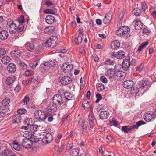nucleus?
Listing matches in <instances>:
<instances>
[{
	"instance_id": "1",
	"label": "nucleus",
	"mask_w": 156,
	"mask_h": 156,
	"mask_svg": "<svg viewBox=\"0 0 156 156\" xmlns=\"http://www.w3.org/2000/svg\"><path fill=\"white\" fill-rule=\"evenodd\" d=\"M130 66V58L129 57H128L124 59L122 65L117 64L116 65V69L117 70H119V68L120 69L122 68V70L124 71H127L129 69Z\"/></svg>"
},
{
	"instance_id": "2",
	"label": "nucleus",
	"mask_w": 156,
	"mask_h": 156,
	"mask_svg": "<svg viewBox=\"0 0 156 156\" xmlns=\"http://www.w3.org/2000/svg\"><path fill=\"white\" fill-rule=\"evenodd\" d=\"M49 115L44 112L41 110H37L34 112V117L39 121H43L45 120Z\"/></svg>"
},
{
	"instance_id": "3",
	"label": "nucleus",
	"mask_w": 156,
	"mask_h": 156,
	"mask_svg": "<svg viewBox=\"0 0 156 156\" xmlns=\"http://www.w3.org/2000/svg\"><path fill=\"white\" fill-rule=\"evenodd\" d=\"M53 103L55 105H59L62 103L64 105L66 104V101H64L62 96L59 94H56L54 96L52 100Z\"/></svg>"
},
{
	"instance_id": "4",
	"label": "nucleus",
	"mask_w": 156,
	"mask_h": 156,
	"mask_svg": "<svg viewBox=\"0 0 156 156\" xmlns=\"http://www.w3.org/2000/svg\"><path fill=\"white\" fill-rule=\"evenodd\" d=\"M115 76H114V78L116 80H119L123 79L126 76V74L125 73L120 71V70L119 68V70H117L116 69V66H115Z\"/></svg>"
},
{
	"instance_id": "5",
	"label": "nucleus",
	"mask_w": 156,
	"mask_h": 156,
	"mask_svg": "<svg viewBox=\"0 0 156 156\" xmlns=\"http://www.w3.org/2000/svg\"><path fill=\"white\" fill-rule=\"evenodd\" d=\"M58 39L57 37L54 36L50 38L46 42L45 46L47 47H50L51 46L54 47L55 46V44L57 41Z\"/></svg>"
},
{
	"instance_id": "6",
	"label": "nucleus",
	"mask_w": 156,
	"mask_h": 156,
	"mask_svg": "<svg viewBox=\"0 0 156 156\" xmlns=\"http://www.w3.org/2000/svg\"><path fill=\"white\" fill-rule=\"evenodd\" d=\"M61 68L63 72L68 73L72 71L73 69V66L72 64L68 63H64L62 66Z\"/></svg>"
},
{
	"instance_id": "7",
	"label": "nucleus",
	"mask_w": 156,
	"mask_h": 156,
	"mask_svg": "<svg viewBox=\"0 0 156 156\" xmlns=\"http://www.w3.org/2000/svg\"><path fill=\"white\" fill-rule=\"evenodd\" d=\"M22 144L26 149L30 148L32 146V143L30 140L27 138H24L22 140Z\"/></svg>"
},
{
	"instance_id": "8",
	"label": "nucleus",
	"mask_w": 156,
	"mask_h": 156,
	"mask_svg": "<svg viewBox=\"0 0 156 156\" xmlns=\"http://www.w3.org/2000/svg\"><path fill=\"white\" fill-rule=\"evenodd\" d=\"M53 140V136L50 133H47L44 137L42 140L46 144H48L51 142Z\"/></svg>"
},
{
	"instance_id": "9",
	"label": "nucleus",
	"mask_w": 156,
	"mask_h": 156,
	"mask_svg": "<svg viewBox=\"0 0 156 156\" xmlns=\"http://www.w3.org/2000/svg\"><path fill=\"white\" fill-rule=\"evenodd\" d=\"M125 55V52L122 50H120L117 52L116 54L115 52H112L111 55L118 59H121L124 57Z\"/></svg>"
},
{
	"instance_id": "10",
	"label": "nucleus",
	"mask_w": 156,
	"mask_h": 156,
	"mask_svg": "<svg viewBox=\"0 0 156 156\" xmlns=\"http://www.w3.org/2000/svg\"><path fill=\"white\" fill-rule=\"evenodd\" d=\"M72 81V80L70 77L65 76L62 78L60 82L62 85H66L70 83Z\"/></svg>"
},
{
	"instance_id": "11",
	"label": "nucleus",
	"mask_w": 156,
	"mask_h": 156,
	"mask_svg": "<svg viewBox=\"0 0 156 156\" xmlns=\"http://www.w3.org/2000/svg\"><path fill=\"white\" fill-rule=\"evenodd\" d=\"M149 84V82L147 80H142L139 81L137 84V86L139 89H143Z\"/></svg>"
},
{
	"instance_id": "12",
	"label": "nucleus",
	"mask_w": 156,
	"mask_h": 156,
	"mask_svg": "<svg viewBox=\"0 0 156 156\" xmlns=\"http://www.w3.org/2000/svg\"><path fill=\"white\" fill-rule=\"evenodd\" d=\"M134 84L133 81L131 80H127L125 81L123 84V86L125 88H132Z\"/></svg>"
},
{
	"instance_id": "13",
	"label": "nucleus",
	"mask_w": 156,
	"mask_h": 156,
	"mask_svg": "<svg viewBox=\"0 0 156 156\" xmlns=\"http://www.w3.org/2000/svg\"><path fill=\"white\" fill-rule=\"evenodd\" d=\"M95 117L92 112H90L89 115V121L90 126L91 128H92L94 126Z\"/></svg>"
},
{
	"instance_id": "14",
	"label": "nucleus",
	"mask_w": 156,
	"mask_h": 156,
	"mask_svg": "<svg viewBox=\"0 0 156 156\" xmlns=\"http://www.w3.org/2000/svg\"><path fill=\"white\" fill-rule=\"evenodd\" d=\"M16 65L13 63H11L7 67V70L10 73H14L16 71Z\"/></svg>"
},
{
	"instance_id": "15",
	"label": "nucleus",
	"mask_w": 156,
	"mask_h": 156,
	"mask_svg": "<svg viewBox=\"0 0 156 156\" xmlns=\"http://www.w3.org/2000/svg\"><path fill=\"white\" fill-rule=\"evenodd\" d=\"M112 14L110 12H108L107 13L105 16L103 22L105 24H106L109 23L112 19Z\"/></svg>"
},
{
	"instance_id": "16",
	"label": "nucleus",
	"mask_w": 156,
	"mask_h": 156,
	"mask_svg": "<svg viewBox=\"0 0 156 156\" xmlns=\"http://www.w3.org/2000/svg\"><path fill=\"white\" fill-rule=\"evenodd\" d=\"M43 12L45 14H55L57 12V9L54 6H52L51 9H46Z\"/></svg>"
},
{
	"instance_id": "17",
	"label": "nucleus",
	"mask_w": 156,
	"mask_h": 156,
	"mask_svg": "<svg viewBox=\"0 0 156 156\" xmlns=\"http://www.w3.org/2000/svg\"><path fill=\"white\" fill-rule=\"evenodd\" d=\"M16 25L12 22L9 26V31L11 34H14L16 32Z\"/></svg>"
},
{
	"instance_id": "18",
	"label": "nucleus",
	"mask_w": 156,
	"mask_h": 156,
	"mask_svg": "<svg viewBox=\"0 0 156 156\" xmlns=\"http://www.w3.org/2000/svg\"><path fill=\"white\" fill-rule=\"evenodd\" d=\"M111 48L114 50H116L120 46V43L119 41L116 40L112 42L111 44Z\"/></svg>"
},
{
	"instance_id": "19",
	"label": "nucleus",
	"mask_w": 156,
	"mask_h": 156,
	"mask_svg": "<svg viewBox=\"0 0 156 156\" xmlns=\"http://www.w3.org/2000/svg\"><path fill=\"white\" fill-rule=\"evenodd\" d=\"M123 32V34L126 35V38H128L130 36L129 34V31L130 30L129 28L127 26H123L120 27Z\"/></svg>"
},
{
	"instance_id": "20",
	"label": "nucleus",
	"mask_w": 156,
	"mask_h": 156,
	"mask_svg": "<svg viewBox=\"0 0 156 156\" xmlns=\"http://www.w3.org/2000/svg\"><path fill=\"white\" fill-rule=\"evenodd\" d=\"M11 56L14 57L16 58L15 59L20 56L21 55V52L19 50H15L12 51L11 52Z\"/></svg>"
},
{
	"instance_id": "21",
	"label": "nucleus",
	"mask_w": 156,
	"mask_h": 156,
	"mask_svg": "<svg viewBox=\"0 0 156 156\" xmlns=\"http://www.w3.org/2000/svg\"><path fill=\"white\" fill-rule=\"evenodd\" d=\"M109 114V113L106 111H102L100 113V117L103 120L105 119L108 118Z\"/></svg>"
},
{
	"instance_id": "22",
	"label": "nucleus",
	"mask_w": 156,
	"mask_h": 156,
	"mask_svg": "<svg viewBox=\"0 0 156 156\" xmlns=\"http://www.w3.org/2000/svg\"><path fill=\"white\" fill-rule=\"evenodd\" d=\"M115 71L113 69H109L106 73L105 75L109 78H114L115 76Z\"/></svg>"
},
{
	"instance_id": "23",
	"label": "nucleus",
	"mask_w": 156,
	"mask_h": 156,
	"mask_svg": "<svg viewBox=\"0 0 156 156\" xmlns=\"http://www.w3.org/2000/svg\"><path fill=\"white\" fill-rule=\"evenodd\" d=\"M45 19L46 23L48 24L53 23L54 22L55 19L53 16L51 15L47 16Z\"/></svg>"
},
{
	"instance_id": "24",
	"label": "nucleus",
	"mask_w": 156,
	"mask_h": 156,
	"mask_svg": "<svg viewBox=\"0 0 156 156\" xmlns=\"http://www.w3.org/2000/svg\"><path fill=\"white\" fill-rule=\"evenodd\" d=\"M13 121L15 123H20L21 122V117L19 114H16L14 115L13 117Z\"/></svg>"
},
{
	"instance_id": "25",
	"label": "nucleus",
	"mask_w": 156,
	"mask_h": 156,
	"mask_svg": "<svg viewBox=\"0 0 156 156\" xmlns=\"http://www.w3.org/2000/svg\"><path fill=\"white\" fill-rule=\"evenodd\" d=\"M8 36V33L6 30H2L0 33V38L2 40L7 39Z\"/></svg>"
},
{
	"instance_id": "26",
	"label": "nucleus",
	"mask_w": 156,
	"mask_h": 156,
	"mask_svg": "<svg viewBox=\"0 0 156 156\" xmlns=\"http://www.w3.org/2000/svg\"><path fill=\"white\" fill-rule=\"evenodd\" d=\"M15 76L13 75L9 76L7 79L6 83L7 85H10L15 80Z\"/></svg>"
},
{
	"instance_id": "27",
	"label": "nucleus",
	"mask_w": 156,
	"mask_h": 156,
	"mask_svg": "<svg viewBox=\"0 0 156 156\" xmlns=\"http://www.w3.org/2000/svg\"><path fill=\"white\" fill-rule=\"evenodd\" d=\"M16 62L18 65H20L21 67L23 69H26L27 67V65L24 62H22L19 58H17L15 59Z\"/></svg>"
},
{
	"instance_id": "28",
	"label": "nucleus",
	"mask_w": 156,
	"mask_h": 156,
	"mask_svg": "<svg viewBox=\"0 0 156 156\" xmlns=\"http://www.w3.org/2000/svg\"><path fill=\"white\" fill-rule=\"evenodd\" d=\"M29 130L32 133L37 131L39 129V126L36 125H31L29 126Z\"/></svg>"
},
{
	"instance_id": "29",
	"label": "nucleus",
	"mask_w": 156,
	"mask_h": 156,
	"mask_svg": "<svg viewBox=\"0 0 156 156\" xmlns=\"http://www.w3.org/2000/svg\"><path fill=\"white\" fill-rule=\"evenodd\" d=\"M2 62L4 65H7L9 63L10 60L9 57L7 55L4 56L1 59Z\"/></svg>"
},
{
	"instance_id": "30",
	"label": "nucleus",
	"mask_w": 156,
	"mask_h": 156,
	"mask_svg": "<svg viewBox=\"0 0 156 156\" xmlns=\"http://www.w3.org/2000/svg\"><path fill=\"white\" fill-rule=\"evenodd\" d=\"M24 47L27 50L29 51H31L35 49L34 45L32 44L29 42L26 43L25 44Z\"/></svg>"
},
{
	"instance_id": "31",
	"label": "nucleus",
	"mask_w": 156,
	"mask_h": 156,
	"mask_svg": "<svg viewBox=\"0 0 156 156\" xmlns=\"http://www.w3.org/2000/svg\"><path fill=\"white\" fill-rule=\"evenodd\" d=\"M122 130L125 133H127L130 131H131L134 129L133 125L130 126H124L122 128Z\"/></svg>"
},
{
	"instance_id": "32",
	"label": "nucleus",
	"mask_w": 156,
	"mask_h": 156,
	"mask_svg": "<svg viewBox=\"0 0 156 156\" xmlns=\"http://www.w3.org/2000/svg\"><path fill=\"white\" fill-rule=\"evenodd\" d=\"M134 27L136 30H139L143 27V24L140 21H137L135 23Z\"/></svg>"
},
{
	"instance_id": "33",
	"label": "nucleus",
	"mask_w": 156,
	"mask_h": 156,
	"mask_svg": "<svg viewBox=\"0 0 156 156\" xmlns=\"http://www.w3.org/2000/svg\"><path fill=\"white\" fill-rule=\"evenodd\" d=\"M153 113H147L145 114L144 118V119L146 121L149 122L151 121L153 119Z\"/></svg>"
},
{
	"instance_id": "34",
	"label": "nucleus",
	"mask_w": 156,
	"mask_h": 156,
	"mask_svg": "<svg viewBox=\"0 0 156 156\" xmlns=\"http://www.w3.org/2000/svg\"><path fill=\"white\" fill-rule=\"evenodd\" d=\"M40 140V138L36 136L35 134H32L31 136L30 141L32 142L37 143Z\"/></svg>"
},
{
	"instance_id": "35",
	"label": "nucleus",
	"mask_w": 156,
	"mask_h": 156,
	"mask_svg": "<svg viewBox=\"0 0 156 156\" xmlns=\"http://www.w3.org/2000/svg\"><path fill=\"white\" fill-rule=\"evenodd\" d=\"M65 98L69 100H71L74 98V95L68 92H66L64 94Z\"/></svg>"
},
{
	"instance_id": "36",
	"label": "nucleus",
	"mask_w": 156,
	"mask_h": 156,
	"mask_svg": "<svg viewBox=\"0 0 156 156\" xmlns=\"http://www.w3.org/2000/svg\"><path fill=\"white\" fill-rule=\"evenodd\" d=\"M148 44L147 41L143 42L138 48L137 51L140 52L144 49L146 46Z\"/></svg>"
},
{
	"instance_id": "37",
	"label": "nucleus",
	"mask_w": 156,
	"mask_h": 156,
	"mask_svg": "<svg viewBox=\"0 0 156 156\" xmlns=\"http://www.w3.org/2000/svg\"><path fill=\"white\" fill-rule=\"evenodd\" d=\"M55 30L54 28L53 27H48L44 29L45 32L48 34H50L53 32Z\"/></svg>"
},
{
	"instance_id": "38",
	"label": "nucleus",
	"mask_w": 156,
	"mask_h": 156,
	"mask_svg": "<svg viewBox=\"0 0 156 156\" xmlns=\"http://www.w3.org/2000/svg\"><path fill=\"white\" fill-rule=\"evenodd\" d=\"M12 154V151L9 149H6L2 152V156H10Z\"/></svg>"
},
{
	"instance_id": "39",
	"label": "nucleus",
	"mask_w": 156,
	"mask_h": 156,
	"mask_svg": "<svg viewBox=\"0 0 156 156\" xmlns=\"http://www.w3.org/2000/svg\"><path fill=\"white\" fill-rule=\"evenodd\" d=\"M64 144H64L59 148L58 146L57 147L56 146H55V149L56 151L57 154H59L62 151L64 147Z\"/></svg>"
},
{
	"instance_id": "40",
	"label": "nucleus",
	"mask_w": 156,
	"mask_h": 156,
	"mask_svg": "<svg viewBox=\"0 0 156 156\" xmlns=\"http://www.w3.org/2000/svg\"><path fill=\"white\" fill-rule=\"evenodd\" d=\"M145 123L143 121H140L136 123V125H132L133 128L134 129H137L139 126L141 125L145 124Z\"/></svg>"
},
{
	"instance_id": "41",
	"label": "nucleus",
	"mask_w": 156,
	"mask_h": 156,
	"mask_svg": "<svg viewBox=\"0 0 156 156\" xmlns=\"http://www.w3.org/2000/svg\"><path fill=\"white\" fill-rule=\"evenodd\" d=\"M139 89L137 86L132 88L130 90V93L132 94H136L139 92Z\"/></svg>"
},
{
	"instance_id": "42",
	"label": "nucleus",
	"mask_w": 156,
	"mask_h": 156,
	"mask_svg": "<svg viewBox=\"0 0 156 156\" xmlns=\"http://www.w3.org/2000/svg\"><path fill=\"white\" fill-rule=\"evenodd\" d=\"M10 102V99L9 98H5L2 101V105L4 106H7Z\"/></svg>"
},
{
	"instance_id": "43",
	"label": "nucleus",
	"mask_w": 156,
	"mask_h": 156,
	"mask_svg": "<svg viewBox=\"0 0 156 156\" xmlns=\"http://www.w3.org/2000/svg\"><path fill=\"white\" fill-rule=\"evenodd\" d=\"M123 33V32L121 28H120L119 30H117L116 32V34L117 35L119 36H122L126 38V37L127 36L126 35H124Z\"/></svg>"
},
{
	"instance_id": "44",
	"label": "nucleus",
	"mask_w": 156,
	"mask_h": 156,
	"mask_svg": "<svg viewBox=\"0 0 156 156\" xmlns=\"http://www.w3.org/2000/svg\"><path fill=\"white\" fill-rule=\"evenodd\" d=\"M79 153V150L77 149H72L70 152L71 156H78Z\"/></svg>"
},
{
	"instance_id": "45",
	"label": "nucleus",
	"mask_w": 156,
	"mask_h": 156,
	"mask_svg": "<svg viewBox=\"0 0 156 156\" xmlns=\"http://www.w3.org/2000/svg\"><path fill=\"white\" fill-rule=\"evenodd\" d=\"M133 14L136 16H139L141 14V11L137 8H134Z\"/></svg>"
},
{
	"instance_id": "46",
	"label": "nucleus",
	"mask_w": 156,
	"mask_h": 156,
	"mask_svg": "<svg viewBox=\"0 0 156 156\" xmlns=\"http://www.w3.org/2000/svg\"><path fill=\"white\" fill-rule=\"evenodd\" d=\"M24 26L22 24H20L17 27H16V32L19 33L22 31L24 29Z\"/></svg>"
},
{
	"instance_id": "47",
	"label": "nucleus",
	"mask_w": 156,
	"mask_h": 156,
	"mask_svg": "<svg viewBox=\"0 0 156 156\" xmlns=\"http://www.w3.org/2000/svg\"><path fill=\"white\" fill-rule=\"evenodd\" d=\"M55 64L53 61H50L45 63V66H48L49 67H51L55 66Z\"/></svg>"
},
{
	"instance_id": "48",
	"label": "nucleus",
	"mask_w": 156,
	"mask_h": 156,
	"mask_svg": "<svg viewBox=\"0 0 156 156\" xmlns=\"http://www.w3.org/2000/svg\"><path fill=\"white\" fill-rule=\"evenodd\" d=\"M32 80L33 82H34L36 83H38L42 82L41 80L37 76H34L32 78Z\"/></svg>"
},
{
	"instance_id": "49",
	"label": "nucleus",
	"mask_w": 156,
	"mask_h": 156,
	"mask_svg": "<svg viewBox=\"0 0 156 156\" xmlns=\"http://www.w3.org/2000/svg\"><path fill=\"white\" fill-rule=\"evenodd\" d=\"M34 72L31 70H27L25 73V75L26 76H32L34 74Z\"/></svg>"
},
{
	"instance_id": "50",
	"label": "nucleus",
	"mask_w": 156,
	"mask_h": 156,
	"mask_svg": "<svg viewBox=\"0 0 156 156\" xmlns=\"http://www.w3.org/2000/svg\"><path fill=\"white\" fill-rule=\"evenodd\" d=\"M82 106L84 108V109H88V108L90 107V105L89 104V102L88 101L87 102L85 101L83 102Z\"/></svg>"
},
{
	"instance_id": "51",
	"label": "nucleus",
	"mask_w": 156,
	"mask_h": 156,
	"mask_svg": "<svg viewBox=\"0 0 156 156\" xmlns=\"http://www.w3.org/2000/svg\"><path fill=\"white\" fill-rule=\"evenodd\" d=\"M96 87L97 88L98 91H101L103 90L104 89V85L102 84H98L96 85Z\"/></svg>"
},
{
	"instance_id": "52",
	"label": "nucleus",
	"mask_w": 156,
	"mask_h": 156,
	"mask_svg": "<svg viewBox=\"0 0 156 156\" xmlns=\"http://www.w3.org/2000/svg\"><path fill=\"white\" fill-rule=\"evenodd\" d=\"M73 144L70 141H68L66 147L67 150H69L73 147Z\"/></svg>"
},
{
	"instance_id": "53",
	"label": "nucleus",
	"mask_w": 156,
	"mask_h": 156,
	"mask_svg": "<svg viewBox=\"0 0 156 156\" xmlns=\"http://www.w3.org/2000/svg\"><path fill=\"white\" fill-rule=\"evenodd\" d=\"M151 31L149 30L147 27H144L143 28V33L144 34H146L147 35L150 33Z\"/></svg>"
},
{
	"instance_id": "54",
	"label": "nucleus",
	"mask_w": 156,
	"mask_h": 156,
	"mask_svg": "<svg viewBox=\"0 0 156 156\" xmlns=\"http://www.w3.org/2000/svg\"><path fill=\"white\" fill-rule=\"evenodd\" d=\"M32 119H27L24 122L25 124L27 125L28 126L30 125V123L32 122Z\"/></svg>"
},
{
	"instance_id": "55",
	"label": "nucleus",
	"mask_w": 156,
	"mask_h": 156,
	"mask_svg": "<svg viewBox=\"0 0 156 156\" xmlns=\"http://www.w3.org/2000/svg\"><path fill=\"white\" fill-rule=\"evenodd\" d=\"M43 50V49L40 45H39L38 47L35 48V51L37 53L41 52Z\"/></svg>"
},
{
	"instance_id": "56",
	"label": "nucleus",
	"mask_w": 156,
	"mask_h": 156,
	"mask_svg": "<svg viewBox=\"0 0 156 156\" xmlns=\"http://www.w3.org/2000/svg\"><path fill=\"white\" fill-rule=\"evenodd\" d=\"M5 111L0 107V116L4 117L6 115Z\"/></svg>"
},
{
	"instance_id": "57",
	"label": "nucleus",
	"mask_w": 156,
	"mask_h": 156,
	"mask_svg": "<svg viewBox=\"0 0 156 156\" xmlns=\"http://www.w3.org/2000/svg\"><path fill=\"white\" fill-rule=\"evenodd\" d=\"M143 67V65L142 64H141L136 68V71L138 73L140 72L142 70Z\"/></svg>"
},
{
	"instance_id": "58",
	"label": "nucleus",
	"mask_w": 156,
	"mask_h": 156,
	"mask_svg": "<svg viewBox=\"0 0 156 156\" xmlns=\"http://www.w3.org/2000/svg\"><path fill=\"white\" fill-rule=\"evenodd\" d=\"M26 112V110L24 108L20 109L17 110V112L18 114H23Z\"/></svg>"
},
{
	"instance_id": "59",
	"label": "nucleus",
	"mask_w": 156,
	"mask_h": 156,
	"mask_svg": "<svg viewBox=\"0 0 156 156\" xmlns=\"http://www.w3.org/2000/svg\"><path fill=\"white\" fill-rule=\"evenodd\" d=\"M24 20V17L23 15H21L18 19V22L20 23V24H21L20 23H23Z\"/></svg>"
},
{
	"instance_id": "60",
	"label": "nucleus",
	"mask_w": 156,
	"mask_h": 156,
	"mask_svg": "<svg viewBox=\"0 0 156 156\" xmlns=\"http://www.w3.org/2000/svg\"><path fill=\"white\" fill-rule=\"evenodd\" d=\"M6 51L4 48H0V57L5 54Z\"/></svg>"
},
{
	"instance_id": "61",
	"label": "nucleus",
	"mask_w": 156,
	"mask_h": 156,
	"mask_svg": "<svg viewBox=\"0 0 156 156\" xmlns=\"http://www.w3.org/2000/svg\"><path fill=\"white\" fill-rule=\"evenodd\" d=\"M101 81L103 83H105L107 82V78L104 76H102L100 78Z\"/></svg>"
},
{
	"instance_id": "62",
	"label": "nucleus",
	"mask_w": 156,
	"mask_h": 156,
	"mask_svg": "<svg viewBox=\"0 0 156 156\" xmlns=\"http://www.w3.org/2000/svg\"><path fill=\"white\" fill-rule=\"evenodd\" d=\"M141 7L142 9L143 10V11H144L147 7V5L145 2H143L142 3Z\"/></svg>"
},
{
	"instance_id": "63",
	"label": "nucleus",
	"mask_w": 156,
	"mask_h": 156,
	"mask_svg": "<svg viewBox=\"0 0 156 156\" xmlns=\"http://www.w3.org/2000/svg\"><path fill=\"white\" fill-rule=\"evenodd\" d=\"M14 148L16 150L19 151L20 150V147L18 146V144L15 143H14L13 145Z\"/></svg>"
},
{
	"instance_id": "64",
	"label": "nucleus",
	"mask_w": 156,
	"mask_h": 156,
	"mask_svg": "<svg viewBox=\"0 0 156 156\" xmlns=\"http://www.w3.org/2000/svg\"><path fill=\"white\" fill-rule=\"evenodd\" d=\"M113 62L112 61L108 59L104 62V64L105 65H109L111 64Z\"/></svg>"
}]
</instances>
